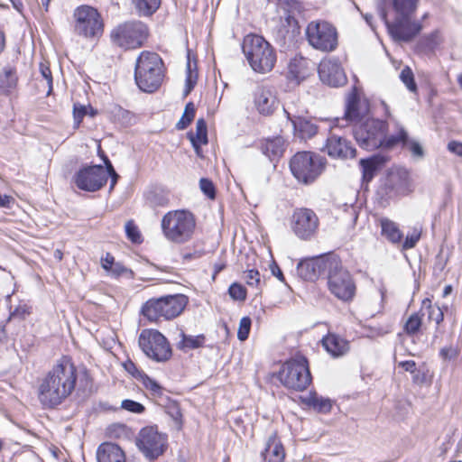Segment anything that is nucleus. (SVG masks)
Returning a JSON list of instances; mask_svg holds the SVG:
<instances>
[{
    "instance_id": "f257e3e1",
    "label": "nucleus",
    "mask_w": 462,
    "mask_h": 462,
    "mask_svg": "<svg viewBox=\"0 0 462 462\" xmlns=\"http://www.w3.org/2000/svg\"><path fill=\"white\" fill-rule=\"evenodd\" d=\"M77 378V368L71 359L68 356L60 357L40 381V402L47 408L60 405L75 390Z\"/></svg>"
},
{
    "instance_id": "f03ea898",
    "label": "nucleus",
    "mask_w": 462,
    "mask_h": 462,
    "mask_svg": "<svg viewBox=\"0 0 462 462\" xmlns=\"http://www.w3.org/2000/svg\"><path fill=\"white\" fill-rule=\"evenodd\" d=\"M420 0H387V7L393 19L389 22L386 14L383 19L390 35L397 42H411L422 30V23L415 18Z\"/></svg>"
},
{
    "instance_id": "7ed1b4c3",
    "label": "nucleus",
    "mask_w": 462,
    "mask_h": 462,
    "mask_svg": "<svg viewBox=\"0 0 462 462\" xmlns=\"http://www.w3.org/2000/svg\"><path fill=\"white\" fill-rule=\"evenodd\" d=\"M388 125L385 121L367 118L355 128L354 135L358 144L365 150L378 148L391 149L400 142L407 141V132L397 125V134L387 136Z\"/></svg>"
},
{
    "instance_id": "20e7f679",
    "label": "nucleus",
    "mask_w": 462,
    "mask_h": 462,
    "mask_svg": "<svg viewBox=\"0 0 462 462\" xmlns=\"http://www.w3.org/2000/svg\"><path fill=\"white\" fill-rule=\"evenodd\" d=\"M163 61L155 52L142 51L134 68V80L138 88L147 93L159 88L163 80Z\"/></svg>"
},
{
    "instance_id": "39448f33",
    "label": "nucleus",
    "mask_w": 462,
    "mask_h": 462,
    "mask_svg": "<svg viewBox=\"0 0 462 462\" xmlns=\"http://www.w3.org/2000/svg\"><path fill=\"white\" fill-rule=\"evenodd\" d=\"M196 220L187 210H171L161 220V229L164 238L173 244L181 245L189 241L194 234Z\"/></svg>"
},
{
    "instance_id": "423d86ee",
    "label": "nucleus",
    "mask_w": 462,
    "mask_h": 462,
    "mask_svg": "<svg viewBox=\"0 0 462 462\" xmlns=\"http://www.w3.org/2000/svg\"><path fill=\"white\" fill-rule=\"evenodd\" d=\"M243 52L252 69L258 73L270 72L276 62L273 48L260 35L245 36L243 42Z\"/></svg>"
},
{
    "instance_id": "0eeeda50",
    "label": "nucleus",
    "mask_w": 462,
    "mask_h": 462,
    "mask_svg": "<svg viewBox=\"0 0 462 462\" xmlns=\"http://www.w3.org/2000/svg\"><path fill=\"white\" fill-rule=\"evenodd\" d=\"M188 301V298L183 294L151 299L143 305L142 313L153 322L158 321L161 318L171 319L182 313Z\"/></svg>"
},
{
    "instance_id": "6e6552de",
    "label": "nucleus",
    "mask_w": 462,
    "mask_h": 462,
    "mask_svg": "<svg viewBox=\"0 0 462 462\" xmlns=\"http://www.w3.org/2000/svg\"><path fill=\"white\" fill-rule=\"evenodd\" d=\"M280 382L287 388L304 391L311 383L308 361L303 356L285 362L278 374Z\"/></svg>"
},
{
    "instance_id": "1a4fd4ad",
    "label": "nucleus",
    "mask_w": 462,
    "mask_h": 462,
    "mask_svg": "<svg viewBox=\"0 0 462 462\" xmlns=\"http://www.w3.org/2000/svg\"><path fill=\"white\" fill-rule=\"evenodd\" d=\"M326 159L310 152H297L290 162L293 176L305 184L314 181L325 168Z\"/></svg>"
},
{
    "instance_id": "9d476101",
    "label": "nucleus",
    "mask_w": 462,
    "mask_h": 462,
    "mask_svg": "<svg viewBox=\"0 0 462 462\" xmlns=\"http://www.w3.org/2000/svg\"><path fill=\"white\" fill-rule=\"evenodd\" d=\"M147 26L140 21L119 24L111 32L112 42L125 50H133L143 45L148 37Z\"/></svg>"
},
{
    "instance_id": "9b49d317",
    "label": "nucleus",
    "mask_w": 462,
    "mask_h": 462,
    "mask_svg": "<svg viewBox=\"0 0 462 462\" xmlns=\"http://www.w3.org/2000/svg\"><path fill=\"white\" fill-rule=\"evenodd\" d=\"M138 344L144 355L156 362H165L171 357L170 343L156 329H143L138 337Z\"/></svg>"
},
{
    "instance_id": "f8f14e48",
    "label": "nucleus",
    "mask_w": 462,
    "mask_h": 462,
    "mask_svg": "<svg viewBox=\"0 0 462 462\" xmlns=\"http://www.w3.org/2000/svg\"><path fill=\"white\" fill-rule=\"evenodd\" d=\"M308 42L314 49L329 52L337 46V32L336 28L326 21H312L306 28Z\"/></svg>"
},
{
    "instance_id": "ddd939ff",
    "label": "nucleus",
    "mask_w": 462,
    "mask_h": 462,
    "mask_svg": "<svg viewBox=\"0 0 462 462\" xmlns=\"http://www.w3.org/2000/svg\"><path fill=\"white\" fill-rule=\"evenodd\" d=\"M328 286L329 291L343 301L352 300L356 292V285L351 274L341 266L337 259L330 263Z\"/></svg>"
},
{
    "instance_id": "4468645a",
    "label": "nucleus",
    "mask_w": 462,
    "mask_h": 462,
    "mask_svg": "<svg viewBox=\"0 0 462 462\" xmlns=\"http://www.w3.org/2000/svg\"><path fill=\"white\" fill-rule=\"evenodd\" d=\"M75 32L85 38H99L104 31L103 22L98 12L88 5L78 7L73 14Z\"/></svg>"
},
{
    "instance_id": "2eb2a0df",
    "label": "nucleus",
    "mask_w": 462,
    "mask_h": 462,
    "mask_svg": "<svg viewBox=\"0 0 462 462\" xmlns=\"http://www.w3.org/2000/svg\"><path fill=\"white\" fill-rule=\"evenodd\" d=\"M166 441V436L160 433L157 427L151 426L141 430L136 445L146 457L154 459L164 452Z\"/></svg>"
},
{
    "instance_id": "dca6fc26",
    "label": "nucleus",
    "mask_w": 462,
    "mask_h": 462,
    "mask_svg": "<svg viewBox=\"0 0 462 462\" xmlns=\"http://www.w3.org/2000/svg\"><path fill=\"white\" fill-rule=\"evenodd\" d=\"M291 226L297 237L309 240L318 229L319 218L311 209L297 208L292 214Z\"/></svg>"
},
{
    "instance_id": "f3484780",
    "label": "nucleus",
    "mask_w": 462,
    "mask_h": 462,
    "mask_svg": "<svg viewBox=\"0 0 462 462\" xmlns=\"http://www.w3.org/2000/svg\"><path fill=\"white\" fill-rule=\"evenodd\" d=\"M107 181V172L101 165H93L79 170L74 176L76 186L82 190L94 192Z\"/></svg>"
},
{
    "instance_id": "a211bd4d",
    "label": "nucleus",
    "mask_w": 462,
    "mask_h": 462,
    "mask_svg": "<svg viewBox=\"0 0 462 462\" xmlns=\"http://www.w3.org/2000/svg\"><path fill=\"white\" fill-rule=\"evenodd\" d=\"M334 259L319 256L302 260L298 263L297 273L305 281L314 282L325 270H329Z\"/></svg>"
},
{
    "instance_id": "6ab92c4d",
    "label": "nucleus",
    "mask_w": 462,
    "mask_h": 462,
    "mask_svg": "<svg viewBox=\"0 0 462 462\" xmlns=\"http://www.w3.org/2000/svg\"><path fill=\"white\" fill-rule=\"evenodd\" d=\"M320 80L331 87H340L346 82V77L340 63L334 59L322 60L319 65Z\"/></svg>"
},
{
    "instance_id": "aec40b11",
    "label": "nucleus",
    "mask_w": 462,
    "mask_h": 462,
    "mask_svg": "<svg viewBox=\"0 0 462 462\" xmlns=\"http://www.w3.org/2000/svg\"><path fill=\"white\" fill-rule=\"evenodd\" d=\"M254 104L260 115L269 116L278 109L280 101L273 88L259 87L254 96Z\"/></svg>"
},
{
    "instance_id": "412c9836",
    "label": "nucleus",
    "mask_w": 462,
    "mask_h": 462,
    "mask_svg": "<svg viewBox=\"0 0 462 462\" xmlns=\"http://www.w3.org/2000/svg\"><path fill=\"white\" fill-rule=\"evenodd\" d=\"M323 151L331 158L335 159H352L356 157V149L350 142L342 136L330 134L326 142Z\"/></svg>"
},
{
    "instance_id": "4be33fe9",
    "label": "nucleus",
    "mask_w": 462,
    "mask_h": 462,
    "mask_svg": "<svg viewBox=\"0 0 462 462\" xmlns=\"http://www.w3.org/2000/svg\"><path fill=\"white\" fill-rule=\"evenodd\" d=\"M97 462H125L123 449L112 442L102 443L97 451Z\"/></svg>"
},
{
    "instance_id": "5701e85b",
    "label": "nucleus",
    "mask_w": 462,
    "mask_h": 462,
    "mask_svg": "<svg viewBox=\"0 0 462 462\" xmlns=\"http://www.w3.org/2000/svg\"><path fill=\"white\" fill-rule=\"evenodd\" d=\"M322 345L333 357L342 356L349 351V342L336 334L324 337Z\"/></svg>"
},
{
    "instance_id": "b1692460",
    "label": "nucleus",
    "mask_w": 462,
    "mask_h": 462,
    "mask_svg": "<svg viewBox=\"0 0 462 462\" xmlns=\"http://www.w3.org/2000/svg\"><path fill=\"white\" fill-rule=\"evenodd\" d=\"M264 462H283L285 451L282 444L276 436L268 439L264 451L263 452Z\"/></svg>"
},
{
    "instance_id": "393cba45",
    "label": "nucleus",
    "mask_w": 462,
    "mask_h": 462,
    "mask_svg": "<svg viewBox=\"0 0 462 462\" xmlns=\"http://www.w3.org/2000/svg\"><path fill=\"white\" fill-rule=\"evenodd\" d=\"M285 149V141L281 136L273 138H267L261 143V150L263 153L267 156L270 161H274L280 158Z\"/></svg>"
},
{
    "instance_id": "a878e982",
    "label": "nucleus",
    "mask_w": 462,
    "mask_h": 462,
    "mask_svg": "<svg viewBox=\"0 0 462 462\" xmlns=\"http://www.w3.org/2000/svg\"><path fill=\"white\" fill-rule=\"evenodd\" d=\"M308 73V60L295 56L290 60L288 65V74L291 79L297 81L298 83L304 79Z\"/></svg>"
},
{
    "instance_id": "bb28decb",
    "label": "nucleus",
    "mask_w": 462,
    "mask_h": 462,
    "mask_svg": "<svg viewBox=\"0 0 462 462\" xmlns=\"http://www.w3.org/2000/svg\"><path fill=\"white\" fill-rule=\"evenodd\" d=\"M282 108L288 120L291 123L293 119H298L307 113L306 108L300 104L299 97L296 96L290 97L283 104Z\"/></svg>"
},
{
    "instance_id": "cd10ccee",
    "label": "nucleus",
    "mask_w": 462,
    "mask_h": 462,
    "mask_svg": "<svg viewBox=\"0 0 462 462\" xmlns=\"http://www.w3.org/2000/svg\"><path fill=\"white\" fill-rule=\"evenodd\" d=\"M295 133L302 139H309L317 134V126L310 120L306 119L304 116L298 119H293L291 123Z\"/></svg>"
},
{
    "instance_id": "c85d7f7f",
    "label": "nucleus",
    "mask_w": 462,
    "mask_h": 462,
    "mask_svg": "<svg viewBox=\"0 0 462 462\" xmlns=\"http://www.w3.org/2000/svg\"><path fill=\"white\" fill-rule=\"evenodd\" d=\"M384 162L385 160L382 156H373L366 160H361L360 165L363 171V180L369 182Z\"/></svg>"
},
{
    "instance_id": "c756f323",
    "label": "nucleus",
    "mask_w": 462,
    "mask_h": 462,
    "mask_svg": "<svg viewBox=\"0 0 462 462\" xmlns=\"http://www.w3.org/2000/svg\"><path fill=\"white\" fill-rule=\"evenodd\" d=\"M382 235L393 244L400 243L402 238V233L396 223L388 219L380 220Z\"/></svg>"
},
{
    "instance_id": "7c9ffc66",
    "label": "nucleus",
    "mask_w": 462,
    "mask_h": 462,
    "mask_svg": "<svg viewBox=\"0 0 462 462\" xmlns=\"http://www.w3.org/2000/svg\"><path fill=\"white\" fill-rule=\"evenodd\" d=\"M108 114L113 121L122 125H131L134 120L133 115L128 110L117 105L111 106L108 109Z\"/></svg>"
},
{
    "instance_id": "2f4dec72",
    "label": "nucleus",
    "mask_w": 462,
    "mask_h": 462,
    "mask_svg": "<svg viewBox=\"0 0 462 462\" xmlns=\"http://www.w3.org/2000/svg\"><path fill=\"white\" fill-rule=\"evenodd\" d=\"M424 313L415 312L412 313L405 321L403 325L404 332L410 336H415L419 333L421 326H422V318Z\"/></svg>"
},
{
    "instance_id": "473e14b6",
    "label": "nucleus",
    "mask_w": 462,
    "mask_h": 462,
    "mask_svg": "<svg viewBox=\"0 0 462 462\" xmlns=\"http://www.w3.org/2000/svg\"><path fill=\"white\" fill-rule=\"evenodd\" d=\"M17 84V76L14 69L11 68L4 69L2 74H0V88L4 92L12 91Z\"/></svg>"
},
{
    "instance_id": "72a5a7b5",
    "label": "nucleus",
    "mask_w": 462,
    "mask_h": 462,
    "mask_svg": "<svg viewBox=\"0 0 462 462\" xmlns=\"http://www.w3.org/2000/svg\"><path fill=\"white\" fill-rule=\"evenodd\" d=\"M134 3L140 15L148 16L156 12L161 0H134Z\"/></svg>"
},
{
    "instance_id": "f704fd0d",
    "label": "nucleus",
    "mask_w": 462,
    "mask_h": 462,
    "mask_svg": "<svg viewBox=\"0 0 462 462\" xmlns=\"http://www.w3.org/2000/svg\"><path fill=\"white\" fill-rule=\"evenodd\" d=\"M181 340L178 343L180 349H195L203 346L205 337L202 335L199 336H187L181 333Z\"/></svg>"
},
{
    "instance_id": "c9c22d12",
    "label": "nucleus",
    "mask_w": 462,
    "mask_h": 462,
    "mask_svg": "<svg viewBox=\"0 0 462 462\" xmlns=\"http://www.w3.org/2000/svg\"><path fill=\"white\" fill-rule=\"evenodd\" d=\"M189 137L190 142H197L199 143H208L207 124L203 118H199L197 121L196 133H189Z\"/></svg>"
},
{
    "instance_id": "e433bc0d",
    "label": "nucleus",
    "mask_w": 462,
    "mask_h": 462,
    "mask_svg": "<svg viewBox=\"0 0 462 462\" xmlns=\"http://www.w3.org/2000/svg\"><path fill=\"white\" fill-rule=\"evenodd\" d=\"M308 404L312 406L316 411L322 413H328L332 408V402L328 398L311 395L308 398Z\"/></svg>"
},
{
    "instance_id": "4c0bfd02",
    "label": "nucleus",
    "mask_w": 462,
    "mask_h": 462,
    "mask_svg": "<svg viewBox=\"0 0 462 462\" xmlns=\"http://www.w3.org/2000/svg\"><path fill=\"white\" fill-rule=\"evenodd\" d=\"M422 308L428 310V319L433 320L437 325H439L444 319V313L442 310L436 305L431 304V300L425 299L422 301Z\"/></svg>"
},
{
    "instance_id": "58836bf2",
    "label": "nucleus",
    "mask_w": 462,
    "mask_h": 462,
    "mask_svg": "<svg viewBox=\"0 0 462 462\" xmlns=\"http://www.w3.org/2000/svg\"><path fill=\"white\" fill-rule=\"evenodd\" d=\"M359 101L356 97H351L347 101V106L345 113V120L353 122L360 119V113L358 111Z\"/></svg>"
},
{
    "instance_id": "ea45409f",
    "label": "nucleus",
    "mask_w": 462,
    "mask_h": 462,
    "mask_svg": "<svg viewBox=\"0 0 462 462\" xmlns=\"http://www.w3.org/2000/svg\"><path fill=\"white\" fill-rule=\"evenodd\" d=\"M195 116V106L193 103L189 102L186 105L184 113L177 123L176 126L178 129L182 130L185 129L193 120Z\"/></svg>"
},
{
    "instance_id": "a19ab883",
    "label": "nucleus",
    "mask_w": 462,
    "mask_h": 462,
    "mask_svg": "<svg viewBox=\"0 0 462 462\" xmlns=\"http://www.w3.org/2000/svg\"><path fill=\"white\" fill-rule=\"evenodd\" d=\"M400 79L411 92L417 91V85L414 81L412 70L409 67H405L400 73Z\"/></svg>"
},
{
    "instance_id": "79ce46f5",
    "label": "nucleus",
    "mask_w": 462,
    "mask_h": 462,
    "mask_svg": "<svg viewBox=\"0 0 462 462\" xmlns=\"http://www.w3.org/2000/svg\"><path fill=\"white\" fill-rule=\"evenodd\" d=\"M125 233L127 237L134 243H141L142 236L136 225L133 220H129L126 222L125 226Z\"/></svg>"
},
{
    "instance_id": "37998d69",
    "label": "nucleus",
    "mask_w": 462,
    "mask_h": 462,
    "mask_svg": "<svg viewBox=\"0 0 462 462\" xmlns=\"http://www.w3.org/2000/svg\"><path fill=\"white\" fill-rule=\"evenodd\" d=\"M423 41L427 48L433 50L443 42V39L440 32L435 30L427 36H424Z\"/></svg>"
},
{
    "instance_id": "c03bdc74",
    "label": "nucleus",
    "mask_w": 462,
    "mask_h": 462,
    "mask_svg": "<svg viewBox=\"0 0 462 462\" xmlns=\"http://www.w3.org/2000/svg\"><path fill=\"white\" fill-rule=\"evenodd\" d=\"M230 297L235 300H245L246 298V291L244 286L239 283H233L228 289Z\"/></svg>"
},
{
    "instance_id": "a18cd8bd",
    "label": "nucleus",
    "mask_w": 462,
    "mask_h": 462,
    "mask_svg": "<svg viewBox=\"0 0 462 462\" xmlns=\"http://www.w3.org/2000/svg\"><path fill=\"white\" fill-rule=\"evenodd\" d=\"M244 279L247 285L258 288L261 284V274L257 270L251 269L245 272Z\"/></svg>"
},
{
    "instance_id": "49530a36",
    "label": "nucleus",
    "mask_w": 462,
    "mask_h": 462,
    "mask_svg": "<svg viewBox=\"0 0 462 462\" xmlns=\"http://www.w3.org/2000/svg\"><path fill=\"white\" fill-rule=\"evenodd\" d=\"M251 328V319L248 317H244L240 319L239 328L237 331V337L241 341H245L249 335Z\"/></svg>"
},
{
    "instance_id": "de8ad7c7",
    "label": "nucleus",
    "mask_w": 462,
    "mask_h": 462,
    "mask_svg": "<svg viewBox=\"0 0 462 462\" xmlns=\"http://www.w3.org/2000/svg\"><path fill=\"white\" fill-rule=\"evenodd\" d=\"M121 408L127 411H130L133 413H137V414L143 412L145 410L144 406L142 403L137 402L133 400H128V399L124 400L121 402Z\"/></svg>"
},
{
    "instance_id": "09e8293b",
    "label": "nucleus",
    "mask_w": 462,
    "mask_h": 462,
    "mask_svg": "<svg viewBox=\"0 0 462 462\" xmlns=\"http://www.w3.org/2000/svg\"><path fill=\"white\" fill-rule=\"evenodd\" d=\"M197 81V73L191 70V64L189 60L187 63V77H186V90L185 94L188 95L194 88Z\"/></svg>"
},
{
    "instance_id": "8fccbe9b",
    "label": "nucleus",
    "mask_w": 462,
    "mask_h": 462,
    "mask_svg": "<svg viewBox=\"0 0 462 462\" xmlns=\"http://www.w3.org/2000/svg\"><path fill=\"white\" fill-rule=\"evenodd\" d=\"M140 380L142 381L145 388L152 391V393L161 394L162 387L158 384L156 381L150 378L147 374H143Z\"/></svg>"
},
{
    "instance_id": "3c124183",
    "label": "nucleus",
    "mask_w": 462,
    "mask_h": 462,
    "mask_svg": "<svg viewBox=\"0 0 462 462\" xmlns=\"http://www.w3.org/2000/svg\"><path fill=\"white\" fill-rule=\"evenodd\" d=\"M199 187L202 192L207 195L209 199H215V187L211 180L208 179H201L199 180Z\"/></svg>"
},
{
    "instance_id": "603ef678",
    "label": "nucleus",
    "mask_w": 462,
    "mask_h": 462,
    "mask_svg": "<svg viewBox=\"0 0 462 462\" xmlns=\"http://www.w3.org/2000/svg\"><path fill=\"white\" fill-rule=\"evenodd\" d=\"M108 272L115 278H118L123 275L131 276L133 274L131 270L127 269L120 263H115Z\"/></svg>"
},
{
    "instance_id": "864d4df0",
    "label": "nucleus",
    "mask_w": 462,
    "mask_h": 462,
    "mask_svg": "<svg viewBox=\"0 0 462 462\" xmlns=\"http://www.w3.org/2000/svg\"><path fill=\"white\" fill-rule=\"evenodd\" d=\"M400 143H402L404 146H408L414 156L422 157L424 154L421 145L417 141L409 140V138L407 137L406 142H400L399 144Z\"/></svg>"
},
{
    "instance_id": "5fc2aeb1",
    "label": "nucleus",
    "mask_w": 462,
    "mask_h": 462,
    "mask_svg": "<svg viewBox=\"0 0 462 462\" xmlns=\"http://www.w3.org/2000/svg\"><path fill=\"white\" fill-rule=\"evenodd\" d=\"M104 159V162H105V164H106V171L107 172V177L110 176L111 177V185H110V189H114L119 176L118 174L116 172L113 165L111 164L110 161L108 160V158L106 156H104L103 157Z\"/></svg>"
},
{
    "instance_id": "6e6d98bb",
    "label": "nucleus",
    "mask_w": 462,
    "mask_h": 462,
    "mask_svg": "<svg viewBox=\"0 0 462 462\" xmlns=\"http://www.w3.org/2000/svg\"><path fill=\"white\" fill-rule=\"evenodd\" d=\"M420 233L417 231H414L411 236H407L403 242L402 248L404 250L413 248L420 240Z\"/></svg>"
},
{
    "instance_id": "4d7b16f0",
    "label": "nucleus",
    "mask_w": 462,
    "mask_h": 462,
    "mask_svg": "<svg viewBox=\"0 0 462 462\" xmlns=\"http://www.w3.org/2000/svg\"><path fill=\"white\" fill-rule=\"evenodd\" d=\"M124 367L129 374H131L134 377L137 379H140L142 375H143L144 374L143 372L138 370L135 364L131 360H127L126 362H125Z\"/></svg>"
},
{
    "instance_id": "13d9d810",
    "label": "nucleus",
    "mask_w": 462,
    "mask_h": 462,
    "mask_svg": "<svg viewBox=\"0 0 462 462\" xmlns=\"http://www.w3.org/2000/svg\"><path fill=\"white\" fill-rule=\"evenodd\" d=\"M85 115H86V107L85 106H78L77 105H74L73 116H74V120H75V124H76L77 127L79 125V124Z\"/></svg>"
},
{
    "instance_id": "bf43d9fd",
    "label": "nucleus",
    "mask_w": 462,
    "mask_h": 462,
    "mask_svg": "<svg viewBox=\"0 0 462 462\" xmlns=\"http://www.w3.org/2000/svg\"><path fill=\"white\" fill-rule=\"evenodd\" d=\"M439 354L444 359H448V360L454 359L457 356V350L452 346L442 348L440 350Z\"/></svg>"
},
{
    "instance_id": "052dcab7",
    "label": "nucleus",
    "mask_w": 462,
    "mask_h": 462,
    "mask_svg": "<svg viewBox=\"0 0 462 462\" xmlns=\"http://www.w3.org/2000/svg\"><path fill=\"white\" fill-rule=\"evenodd\" d=\"M41 72H42V77L47 81V84H48V87H49L48 93H50L51 91V89H52V77H51V69H49V67L42 65Z\"/></svg>"
},
{
    "instance_id": "680f3d73",
    "label": "nucleus",
    "mask_w": 462,
    "mask_h": 462,
    "mask_svg": "<svg viewBox=\"0 0 462 462\" xmlns=\"http://www.w3.org/2000/svg\"><path fill=\"white\" fill-rule=\"evenodd\" d=\"M448 150L457 156L462 157V143L452 141L448 143Z\"/></svg>"
},
{
    "instance_id": "e2e57ef3",
    "label": "nucleus",
    "mask_w": 462,
    "mask_h": 462,
    "mask_svg": "<svg viewBox=\"0 0 462 462\" xmlns=\"http://www.w3.org/2000/svg\"><path fill=\"white\" fill-rule=\"evenodd\" d=\"M115 263L114 256L109 253H106V256L101 259V265L107 272L113 267Z\"/></svg>"
},
{
    "instance_id": "0e129e2a",
    "label": "nucleus",
    "mask_w": 462,
    "mask_h": 462,
    "mask_svg": "<svg viewBox=\"0 0 462 462\" xmlns=\"http://www.w3.org/2000/svg\"><path fill=\"white\" fill-rule=\"evenodd\" d=\"M14 203V199L8 195L0 194V208H11Z\"/></svg>"
},
{
    "instance_id": "69168bd1",
    "label": "nucleus",
    "mask_w": 462,
    "mask_h": 462,
    "mask_svg": "<svg viewBox=\"0 0 462 462\" xmlns=\"http://www.w3.org/2000/svg\"><path fill=\"white\" fill-rule=\"evenodd\" d=\"M398 365L411 374H415L416 372V363L413 360L400 362Z\"/></svg>"
},
{
    "instance_id": "338daca9",
    "label": "nucleus",
    "mask_w": 462,
    "mask_h": 462,
    "mask_svg": "<svg viewBox=\"0 0 462 462\" xmlns=\"http://www.w3.org/2000/svg\"><path fill=\"white\" fill-rule=\"evenodd\" d=\"M413 374V377H412V381L413 383H423L424 381H425V375L423 374H420V372H415V374Z\"/></svg>"
},
{
    "instance_id": "774afa93",
    "label": "nucleus",
    "mask_w": 462,
    "mask_h": 462,
    "mask_svg": "<svg viewBox=\"0 0 462 462\" xmlns=\"http://www.w3.org/2000/svg\"><path fill=\"white\" fill-rule=\"evenodd\" d=\"M272 273L280 281H282V282L284 281V276L282 274V272L277 265H274L273 267H272Z\"/></svg>"
}]
</instances>
